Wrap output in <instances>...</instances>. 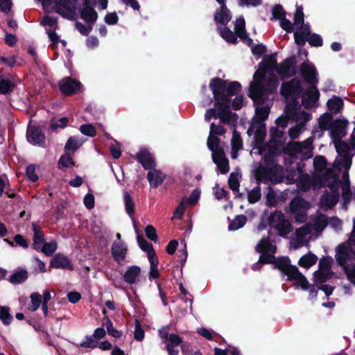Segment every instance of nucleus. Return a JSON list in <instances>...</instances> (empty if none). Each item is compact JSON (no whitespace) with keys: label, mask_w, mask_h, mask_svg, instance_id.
Here are the masks:
<instances>
[{"label":"nucleus","mask_w":355,"mask_h":355,"mask_svg":"<svg viewBox=\"0 0 355 355\" xmlns=\"http://www.w3.org/2000/svg\"><path fill=\"white\" fill-rule=\"evenodd\" d=\"M209 87L214 98L215 107L219 111L220 123H234L237 122L238 115L230 110L231 98L241 92V85L238 81L230 82L219 77L213 78Z\"/></svg>","instance_id":"1"},{"label":"nucleus","mask_w":355,"mask_h":355,"mask_svg":"<svg viewBox=\"0 0 355 355\" xmlns=\"http://www.w3.org/2000/svg\"><path fill=\"white\" fill-rule=\"evenodd\" d=\"M279 82L274 74H270L266 83H252L249 87L248 96L254 104H263L268 98V94L277 91Z\"/></svg>","instance_id":"2"},{"label":"nucleus","mask_w":355,"mask_h":355,"mask_svg":"<svg viewBox=\"0 0 355 355\" xmlns=\"http://www.w3.org/2000/svg\"><path fill=\"white\" fill-rule=\"evenodd\" d=\"M352 241L351 239L350 242L343 243L336 247V261L342 268L349 266L348 261L355 260V246Z\"/></svg>","instance_id":"3"},{"label":"nucleus","mask_w":355,"mask_h":355,"mask_svg":"<svg viewBox=\"0 0 355 355\" xmlns=\"http://www.w3.org/2000/svg\"><path fill=\"white\" fill-rule=\"evenodd\" d=\"M169 327L164 326L158 331L162 342L166 344V349L168 355H178L179 350L176 349L182 343V338L176 334H169Z\"/></svg>","instance_id":"4"},{"label":"nucleus","mask_w":355,"mask_h":355,"mask_svg":"<svg viewBox=\"0 0 355 355\" xmlns=\"http://www.w3.org/2000/svg\"><path fill=\"white\" fill-rule=\"evenodd\" d=\"M275 268L286 276L288 282L295 281L302 273L296 266L291 263V259L287 256L279 257L275 263Z\"/></svg>","instance_id":"5"},{"label":"nucleus","mask_w":355,"mask_h":355,"mask_svg":"<svg viewBox=\"0 0 355 355\" xmlns=\"http://www.w3.org/2000/svg\"><path fill=\"white\" fill-rule=\"evenodd\" d=\"M302 87L299 80L291 79L289 81L283 82L280 89V94L285 98L293 97L298 98L302 94Z\"/></svg>","instance_id":"6"},{"label":"nucleus","mask_w":355,"mask_h":355,"mask_svg":"<svg viewBox=\"0 0 355 355\" xmlns=\"http://www.w3.org/2000/svg\"><path fill=\"white\" fill-rule=\"evenodd\" d=\"M297 60L295 55L285 59L279 64H277L276 71L282 79H286L296 74Z\"/></svg>","instance_id":"7"},{"label":"nucleus","mask_w":355,"mask_h":355,"mask_svg":"<svg viewBox=\"0 0 355 355\" xmlns=\"http://www.w3.org/2000/svg\"><path fill=\"white\" fill-rule=\"evenodd\" d=\"M58 87L62 94L71 96L81 90L82 84L80 81L67 76L58 82Z\"/></svg>","instance_id":"8"},{"label":"nucleus","mask_w":355,"mask_h":355,"mask_svg":"<svg viewBox=\"0 0 355 355\" xmlns=\"http://www.w3.org/2000/svg\"><path fill=\"white\" fill-rule=\"evenodd\" d=\"M27 141L35 146L46 147V137L39 126H29L26 130Z\"/></svg>","instance_id":"9"},{"label":"nucleus","mask_w":355,"mask_h":355,"mask_svg":"<svg viewBox=\"0 0 355 355\" xmlns=\"http://www.w3.org/2000/svg\"><path fill=\"white\" fill-rule=\"evenodd\" d=\"M300 73L304 81L309 85H317L318 79L315 67L311 62H304L300 65Z\"/></svg>","instance_id":"10"},{"label":"nucleus","mask_w":355,"mask_h":355,"mask_svg":"<svg viewBox=\"0 0 355 355\" xmlns=\"http://www.w3.org/2000/svg\"><path fill=\"white\" fill-rule=\"evenodd\" d=\"M145 170L148 171L155 168V159L153 155L146 148H142L136 155L132 156Z\"/></svg>","instance_id":"11"},{"label":"nucleus","mask_w":355,"mask_h":355,"mask_svg":"<svg viewBox=\"0 0 355 355\" xmlns=\"http://www.w3.org/2000/svg\"><path fill=\"white\" fill-rule=\"evenodd\" d=\"M348 121L345 119H337L333 121L331 130V137L333 141L340 140L347 135L346 128L348 125Z\"/></svg>","instance_id":"12"},{"label":"nucleus","mask_w":355,"mask_h":355,"mask_svg":"<svg viewBox=\"0 0 355 355\" xmlns=\"http://www.w3.org/2000/svg\"><path fill=\"white\" fill-rule=\"evenodd\" d=\"M76 1L77 0H56L55 1V12L65 19H73L74 10L70 5H73Z\"/></svg>","instance_id":"13"},{"label":"nucleus","mask_w":355,"mask_h":355,"mask_svg":"<svg viewBox=\"0 0 355 355\" xmlns=\"http://www.w3.org/2000/svg\"><path fill=\"white\" fill-rule=\"evenodd\" d=\"M50 267L55 269L67 270L73 271L74 270L71 260L62 253L55 254L50 261Z\"/></svg>","instance_id":"14"},{"label":"nucleus","mask_w":355,"mask_h":355,"mask_svg":"<svg viewBox=\"0 0 355 355\" xmlns=\"http://www.w3.org/2000/svg\"><path fill=\"white\" fill-rule=\"evenodd\" d=\"M270 107L268 106L257 107L255 109V116L252 118V123L248 130V134L251 135L255 125L257 124H265L264 121L268 118Z\"/></svg>","instance_id":"15"},{"label":"nucleus","mask_w":355,"mask_h":355,"mask_svg":"<svg viewBox=\"0 0 355 355\" xmlns=\"http://www.w3.org/2000/svg\"><path fill=\"white\" fill-rule=\"evenodd\" d=\"M128 248L121 241H115L111 248V253L113 259L119 264H121L126 257Z\"/></svg>","instance_id":"16"},{"label":"nucleus","mask_w":355,"mask_h":355,"mask_svg":"<svg viewBox=\"0 0 355 355\" xmlns=\"http://www.w3.org/2000/svg\"><path fill=\"white\" fill-rule=\"evenodd\" d=\"M304 95L305 96L302 98L303 104L305 105L306 108L311 107L320 98V92L316 87V85H309V87Z\"/></svg>","instance_id":"17"},{"label":"nucleus","mask_w":355,"mask_h":355,"mask_svg":"<svg viewBox=\"0 0 355 355\" xmlns=\"http://www.w3.org/2000/svg\"><path fill=\"white\" fill-rule=\"evenodd\" d=\"M166 178V175L160 170L153 168L150 170L147 174V179L150 187L157 189L160 186Z\"/></svg>","instance_id":"18"},{"label":"nucleus","mask_w":355,"mask_h":355,"mask_svg":"<svg viewBox=\"0 0 355 355\" xmlns=\"http://www.w3.org/2000/svg\"><path fill=\"white\" fill-rule=\"evenodd\" d=\"M273 169L267 166L259 165L254 171L256 182L259 184L263 181H270L272 179Z\"/></svg>","instance_id":"19"},{"label":"nucleus","mask_w":355,"mask_h":355,"mask_svg":"<svg viewBox=\"0 0 355 355\" xmlns=\"http://www.w3.org/2000/svg\"><path fill=\"white\" fill-rule=\"evenodd\" d=\"M105 330L103 327H98L94 330L93 336H87V341L83 342L80 344V346L85 348L94 349L97 347V342L93 339L100 340L105 336Z\"/></svg>","instance_id":"20"},{"label":"nucleus","mask_w":355,"mask_h":355,"mask_svg":"<svg viewBox=\"0 0 355 355\" xmlns=\"http://www.w3.org/2000/svg\"><path fill=\"white\" fill-rule=\"evenodd\" d=\"M231 19L230 11L226 5L220 6V10H216L214 14V21L217 25L226 26Z\"/></svg>","instance_id":"21"},{"label":"nucleus","mask_w":355,"mask_h":355,"mask_svg":"<svg viewBox=\"0 0 355 355\" xmlns=\"http://www.w3.org/2000/svg\"><path fill=\"white\" fill-rule=\"evenodd\" d=\"M33 232V248L37 250H40V247L42 243H44V234L43 231L41 230L40 226H38L36 223H32Z\"/></svg>","instance_id":"22"},{"label":"nucleus","mask_w":355,"mask_h":355,"mask_svg":"<svg viewBox=\"0 0 355 355\" xmlns=\"http://www.w3.org/2000/svg\"><path fill=\"white\" fill-rule=\"evenodd\" d=\"M137 240L140 248L144 252H147L148 259H152L154 257H157L155 251L153 248V244L148 242L143 235H137Z\"/></svg>","instance_id":"23"},{"label":"nucleus","mask_w":355,"mask_h":355,"mask_svg":"<svg viewBox=\"0 0 355 355\" xmlns=\"http://www.w3.org/2000/svg\"><path fill=\"white\" fill-rule=\"evenodd\" d=\"M277 248L275 245L270 243L268 237H263L255 247L256 252L259 253L270 252L275 254Z\"/></svg>","instance_id":"24"},{"label":"nucleus","mask_w":355,"mask_h":355,"mask_svg":"<svg viewBox=\"0 0 355 355\" xmlns=\"http://www.w3.org/2000/svg\"><path fill=\"white\" fill-rule=\"evenodd\" d=\"M80 17L88 24L93 25L98 19V14L94 8H83Z\"/></svg>","instance_id":"25"},{"label":"nucleus","mask_w":355,"mask_h":355,"mask_svg":"<svg viewBox=\"0 0 355 355\" xmlns=\"http://www.w3.org/2000/svg\"><path fill=\"white\" fill-rule=\"evenodd\" d=\"M140 272L141 268L139 266H131L123 275V280L128 284H134Z\"/></svg>","instance_id":"26"},{"label":"nucleus","mask_w":355,"mask_h":355,"mask_svg":"<svg viewBox=\"0 0 355 355\" xmlns=\"http://www.w3.org/2000/svg\"><path fill=\"white\" fill-rule=\"evenodd\" d=\"M327 107L333 114H338L341 112L344 106L343 99L336 96H334L327 101Z\"/></svg>","instance_id":"27"},{"label":"nucleus","mask_w":355,"mask_h":355,"mask_svg":"<svg viewBox=\"0 0 355 355\" xmlns=\"http://www.w3.org/2000/svg\"><path fill=\"white\" fill-rule=\"evenodd\" d=\"M266 146L267 152L277 156L281 155L283 153V148H284V143L278 139H270L266 144Z\"/></svg>","instance_id":"28"},{"label":"nucleus","mask_w":355,"mask_h":355,"mask_svg":"<svg viewBox=\"0 0 355 355\" xmlns=\"http://www.w3.org/2000/svg\"><path fill=\"white\" fill-rule=\"evenodd\" d=\"M278 232V234L280 236L284 237L290 234L293 228L288 219H284L280 223H277L273 227Z\"/></svg>","instance_id":"29"},{"label":"nucleus","mask_w":355,"mask_h":355,"mask_svg":"<svg viewBox=\"0 0 355 355\" xmlns=\"http://www.w3.org/2000/svg\"><path fill=\"white\" fill-rule=\"evenodd\" d=\"M218 31L220 37L224 39L227 42L236 44L238 40L235 35V33L232 32L228 27L225 26L223 28H218Z\"/></svg>","instance_id":"30"},{"label":"nucleus","mask_w":355,"mask_h":355,"mask_svg":"<svg viewBox=\"0 0 355 355\" xmlns=\"http://www.w3.org/2000/svg\"><path fill=\"white\" fill-rule=\"evenodd\" d=\"M317 261V256L311 252H309L304 254L299 259L298 264L301 267L309 268L310 267L315 264Z\"/></svg>","instance_id":"31"},{"label":"nucleus","mask_w":355,"mask_h":355,"mask_svg":"<svg viewBox=\"0 0 355 355\" xmlns=\"http://www.w3.org/2000/svg\"><path fill=\"white\" fill-rule=\"evenodd\" d=\"M28 277V274L26 270L21 269L19 271L15 272L11 275L8 281L13 284H19L24 282Z\"/></svg>","instance_id":"32"},{"label":"nucleus","mask_w":355,"mask_h":355,"mask_svg":"<svg viewBox=\"0 0 355 355\" xmlns=\"http://www.w3.org/2000/svg\"><path fill=\"white\" fill-rule=\"evenodd\" d=\"M283 153L290 156H295L297 153H302V144L296 141L288 142L283 148Z\"/></svg>","instance_id":"33"},{"label":"nucleus","mask_w":355,"mask_h":355,"mask_svg":"<svg viewBox=\"0 0 355 355\" xmlns=\"http://www.w3.org/2000/svg\"><path fill=\"white\" fill-rule=\"evenodd\" d=\"M123 201L125 205V211L130 217H132L135 214V207L133 199L128 191H123Z\"/></svg>","instance_id":"34"},{"label":"nucleus","mask_w":355,"mask_h":355,"mask_svg":"<svg viewBox=\"0 0 355 355\" xmlns=\"http://www.w3.org/2000/svg\"><path fill=\"white\" fill-rule=\"evenodd\" d=\"M255 128H257L254 139L255 144L258 146L263 144L266 135V124H257L255 125Z\"/></svg>","instance_id":"35"},{"label":"nucleus","mask_w":355,"mask_h":355,"mask_svg":"<svg viewBox=\"0 0 355 355\" xmlns=\"http://www.w3.org/2000/svg\"><path fill=\"white\" fill-rule=\"evenodd\" d=\"M247 220V217L243 214L236 216L234 219L231 220L229 224V230L235 231L243 227L245 225Z\"/></svg>","instance_id":"36"},{"label":"nucleus","mask_w":355,"mask_h":355,"mask_svg":"<svg viewBox=\"0 0 355 355\" xmlns=\"http://www.w3.org/2000/svg\"><path fill=\"white\" fill-rule=\"evenodd\" d=\"M234 31L236 38L239 37L241 40H243L247 37L248 33L245 30V21L243 17L236 19Z\"/></svg>","instance_id":"37"},{"label":"nucleus","mask_w":355,"mask_h":355,"mask_svg":"<svg viewBox=\"0 0 355 355\" xmlns=\"http://www.w3.org/2000/svg\"><path fill=\"white\" fill-rule=\"evenodd\" d=\"M333 116L330 113L325 112L323 114L318 120L319 128L322 130H329L333 123Z\"/></svg>","instance_id":"38"},{"label":"nucleus","mask_w":355,"mask_h":355,"mask_svg":"<svg viewBox=\"0 0 355 355\" xmlns=\"http://www.w3.org/2000/svg\"><path fill=\"white\" fill-rule=\"evenodd\" d=\"M334 143L335 144L336 152L340 157L350 156L349 153L350 146L347 142L340 139L334 141Z\"/></svg>","instance_id":"39"},{"label":"nucleus","mask_w":355,"mask_h":355,"mask_svg":"<svg viewBox=\"0 0 355 355\" xmlns=\"http://www.w3.org/2000/svg\"><path fill=\"white\" fill-rule=\"evenodd\" d=\"M15 87V84L9 79H3L1 78L0 94L4 95L9 94L14 91Z\"/></svg>","instance_id":"40"},{"label":"nucleus","mask_w":355,"mask_h":355,"mask_svg":"<svg viewBox=\"0 0 355 355\" xmlns=\"http://www.w3.org/2000/svg\"><path fill=\"white\" fill-rule=\"evenodd\" d=\"M332 275V272H326L318 270L313 272V280L315 284H322L331 279Z\"/></svg>","instance_id":"41"},{"label":"nucleus","mask_w":355,"mask_h":355,"mask_svg":"<svg viewBox=\"0 0 355 355\" xmlns=\"http://www.w3.org/2000/svg\"><path fill=\"white\" fill-rule=\"evenodd\" d=\"M327 159L323 155H317L313 159V166L318 173H322L327 168Z\"/></svg>","instance_id":"42"},{"label":"nucleus","mask_w":355,"mask_h":355,"mask_svg":"<svg viewBox=\"0 0 355 355\" xmlns=\"http://www.w3.org/2000/svg\"><path fill=\"white\" fill-rule=\"evenodd\" d=\"M42 248L38 252H42L46 256L50 257L53 254L58 248V244L55 241L50 242H44Z\"/></svg>","instance_id":"43"},{"label":"nucleus","mask_w":355,"mask_h":355,"mask_svg":"<svg viewBox=\"0 0 355 355\" xmlns=\"http://www.w3.org/2000/svg\"><path fill=\"white\" fill-rule=\"evenodd\" d=\"M285 215L280 210H276L272 212L268 218V224L270 227H273L275 224L280 223L284 219H285Z\"/></svg>","instance_id":"44"},{"label":"nucleus","mask_w":355,"mask_h":355,"mask_svg":"<svg viewBox=\"0 0 355 355\" xmlns=\"http://www.w3.org/2000/svg\"><path fill=\"white\" fill-rule=\"evenodd\" d=\"M0 320L4 325H8L12 322L13 317L8 306H0Z\"/></svg>","instance_id":"45"},{"label":"nucleus","mask_w":355,"mask_h":355,"mask_svg":"<svg viewBox=\"0 0 355 355\" xmlns=\"http://www.w3.org/2000/svg\"><path fill=\"white\" fill-rule=\"evenodd\" d=\"M150 265V270L148 274V279L151 281L153 279H158L159 277V272L157 269L159 260L157 257H154L152 259H148Z\"/></svg>","instance_id":"46"},{"label":"nucleus","mask_w":355,"mask_h":355,"mask_svg":"<svg viewBox=\"0 0 355 355\" xmlns=\"http://www.w3.org/2000/svg\"><path fill=\"white\" fill-rule=\"evenodd\" d=\"M58 165L60 169L75 166V162L72 159L71 154L66 153L64 155H62L58 160Z\"/></svg>","instance_id":"47"},{"label":"nucleus","mask_w":355,"mask_h":355,"mask_svg":"<svg viewBox=\"0 0 355 355\" xmlns=\"http://www.w3.org/2000/svg\"><path fill=\"white\" fill-rule=\"evenodd\" d=\"M78 148L79 144L77 139L75 137H70L65 144L64 151L73 155Z\"/></svg>","instance_id":"48"},{"label":"nucleus","mask_w":355,"mask_h":355,"mask_svg":"<svg viewBox=\"0 0 355 355\" xmlns=\"http://www.w3.org/2000/svg\"><path fill=\"white\" fill-rule=\"evenodd\" d=\"M259 66L267 72L270 69H277V63L273 55H268L266 59L259 63Z\"/></svg>","instance_id":"49"},{"label":"nucleus","mask_w":355,"mask_h":355,"mask_svg":"<svg viewBox=\"0 0 355 355\" xmlns=\"http://www.w3.org/2000/svg\"><path fill=\"white\" fill-rule=\"evenodd\" d=\"M261 197V187L257 186L248 193V200L250 204H254L260 200Z\"/></svg>","instance_id":"50"},{"label":"nucleus","mask_w":355,"mask_h":355,"mask_svg":"<svg viewBox=\"0 0 355 355\" xmlns=\"http://www.w3.org/2000/svg\"><path fill=\"white\" fill-rule=\"evenodd\" d=\"M322 200L324 202V204L328 207L331 208L338 203L339 200V194H329L326 193L322 196Z\"/></svg>","instance_id":"51"},{"label":"nucleus","mask_w":355,"mask_h":355,"mask_svg":"<svg viewBox=\"0 0 355 355\" xmlns=\"http://www.w3.org/2000/svg\"><path fill=\"white\" fill-rule=\"evenodd\" d=\"M103 324L105 326L109 335L115 338H119L122 336V331L114 328L112 322L108 318H106V322Z\"/></svg>","instance_id":"52"},{"label":"nucleus","mask_w":355,"mask_h":355,"mask_svg":"<svg viewBox=\"0 0 355 355\" xmlns=\"http://www.w3.org/2000/svg\"><path fill=\"white\" fill-rule=\"evenodd\" d=\"M260 254H261V255L259 257V261L261 263H263V264L272 263V264H274V266H275V263L279 259V257H275L274 256V254H272L270 252V253L263 252V253H260Z\"/></svg>","instance_id":"53"},{"label":"nucleus","mask_w":355,"mask_h":355,"mask_svg":"<svg viewBox=\"0 0 355 355\" xmlns=\"http://www.w3.org/2000/svg\"><path fill=\"white\" fill-rule=\"evenodd\" d=\"M266 205L270 207H274L277 204V195L271 186L268 187V193L266 194Z\"/></svg>","instance_id":"54"},{"label":"nucleus","mask_w":355,"mask_h":355,"mask_svg":"<svg viewBox=\"0 0 355 355\" xmlns=\"http://www.w3.org/2000/svg\"><path fill=\"white\" fill-rule=\"evenodd\" d=\"M228 186L229 188L234 192H239V187H240V182L239 180V175L235 173H232L230 175L229 179H228Z\"/></svg>","instance_id":"55"},{"label":"nucleus","mask_w":355,"mask_h":355,"mask_svg":"<svg viewBox=\"0 0 355 355\" xmlns=\"http://www.w3.org/2000/svg\"><path fill=\"white\" fill-rule=\"evenodd\" d=\"M328 224L327 218L324 214L318 215L315 220V230L317 232L322 231Z\"/></svg>","instance_id":"56"},{"label":"nucleus","mask_w":355,"mask_h":355,"mask_svg":"<svg viewBox=\"0 0 355 355\" xmlns=\"http://www.w3.org/2000/svg\"><path fill=\"white\" fill-rule=\"evenodd\" d=\"M333 263V259L331 257H323L319 261V270L331 272V268Z\"/></svg>","instance_id":"57"},{"label":"nucleus","mask_w":355,"mask_h":355,"mask_svg":"<svg viewBox=\"0 0 355 355\" xmlns=\"http://www.w3.org/2000/svg\"><path fill=\"white\" fill-rule=\"evenodd\" d=\"M31 305L29 306V310L31 311H37L40 304L42 303V296L38 293H33L31 295Z\"/></svg>","instance_id":"58"},{"label":"nucleus","mask_w":355,"mask_h":355,"mask_svg":"<svg viewBox=\"0 0 355 355\" xmlns=\"http://www.w3.org/2000/svg\"><path fill=\"white\" fill-rule=\"evenodd\" d=\"M80 131L82 134L86 136L94 137L96 135V130L95 127L90 123H85L80 125Z\"/></svg>","instance_id":"59"},{"label":"nucleus","mask_w":355,"mask_h":355,"mask_svg":"<svg viewBox=\"0 0 355 355\" xmlns=\"http://www.w3.org/2000/svg\"><path fill=\"white\" fill-rule=\"evenodd\" d=\"M307 41L311 46L320 47L323 45L322 37L317 33H311L308 36Z\"/></svg>","instance_id":"60"},{"label":"nucleus","mask_w":355,"mask_h":355,"mask_svg":"<svg viewBox=\"0 0 355 355\" xmlns=\"http://www.w3.org/2000/svg\"><path fill=\"white\" fill-rule=\"evenodd\" d=\"M243 147V141L239 133L236 130L233 132L232 139V148L233 150H239Z\"/></svg>","instance_id":"61"},{"label":"nucleus","mask_w":355,"mask_h":355,"mask_svg":"<svg viewBox=\"0 0 355 355\" xmlns=\"http://www.w3.org/2000/svg\"><path fill=\"white\" fill-rule=\"evenodd\" d=\"M212 152V159L214 164H218L223 160L227 159L225 157V151L222 148H218V149L211 150Z\"/></svg>","instance_id":"62"},{"label":"nucleus","mask_w":355,"mask_h":355,"mask_svg":"<svg viewBox=\"0 0 355 355\" xmlns=\"http://www.w3.org/2000/svg\"><path fill=\"white\" fill-rule=\"evenodd\" d=\"M272 17L275 19L281 20L286 17V11L280 4H276L272 10Z\"/></svg>","instance_id":"63"},{"label":"nucleus","mask_w":355,"mask_h":355,"mask_svg":"<svg viewBox=\"0 0 355 355\" xmlns=\"http://www.w3.org/2000/svg\"><path fill=\"white\" fill-rule=\"evenodd\" d=\"M277 157H278V156L267 152L263 157V159L266 164V166H267L268 167H271L272 169L274 168H275V166H277V162H276Z\"/></svg>","instance_id":"64"}]
</instances>
